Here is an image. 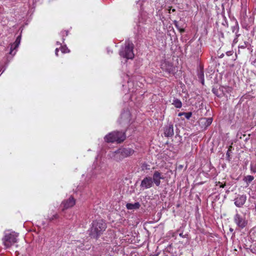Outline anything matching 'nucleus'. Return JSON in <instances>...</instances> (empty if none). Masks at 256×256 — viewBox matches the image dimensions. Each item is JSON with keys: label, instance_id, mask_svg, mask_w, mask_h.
Returning <instances> with one entry per match:
<instances>
[{"label": "nucleus", "instance_id": "nucleus-10", "mask_svg": "<svg viewBox=\"0 0 256 256\" xmlns=\"http://www.w3.org/2000/svg\"><path fill=\"white\" fill-rule=\"evenodd\" d=\"M246 200V195H241L238 196L234 199V204L238 207L242 206Z\"/></svg>", "mask_w": 256, "mask_h": 256}, {"label": "nucleus", "instance_id": "nucleus-14", "mask_svg": "<svg viewBox=\"0 0 256 256\" xmlns=\"http://www.w3.org/2000/svg\"><path fill=\"white\" fill-rule=\"evenodd\" d=\"M254 179V177L252 176H246L244 178V180L247 184L248 185Z\"/></svg>", "mask_w": 256, "mask_h": 256}, {"label": "nucleus", "instance_id": "nucleus-6", "mask_svg": "<svg viewBox=\"0 0 256 256\" xmlns=\"http://www.w3.org/2000/svg\"><path fill=\"white\" fill-rule=\"evenodd\" d=\"M234 222L240 228H244L248 224V221L244 216L236 214L234 216Z\"/></svg>", "mask_w": 256, "mask_h": 256}, {"label": "nucleus", "instance_id": "nucleus-1", "mask_svg": "<svg viewBox=\"0 0 256 256\" xmlns=\"http://www.w3.org/2000/svg\"><path fill=\"white\" fill-rule=\"evenodd\" d=\"M106 228V224L104 220H95L92 224L90 235L92 238L97 239Z\"/></svg>", "mask_w": 256, "mask_h": 256}, {"label": "nucleus", "instance_id": "nucleus-11", "mask_svg": "<svg viewBox=\"0 0 256 256\" xmlns=\"http://www.w3.org/2000/svg\"><path fill=\"white\" fill-rule=\"evenodd\" d=\"M174 128L172 125H170L165 128L164 134L166 137H170L174 135Z\"/></svg>", "mask_w": 256, "mask_h": 256}, {"label": "nucleus", "instance_id": "nucleus-7", "mask_svg": "<svg viewBox=\"0 0 256 256\" xmlns=\"http://www.w3.org/2000/svg\"><path fill=\"white\" fill-rule=\"evenodd\" d=\"M152 178L156 186H158L160 184V180H164L165 177L162 172L159 170H156L154 172Z\"/></svg>", "mask_w": 256, "mask_h": 256}, {"label": "nucleus", "instance_id": "nucleus-20", "mask_svg": "<svg viewBox=\"0 0 256 256\" xmlns=\"http://www.w3.org/2000/svg\"><path fill=\"white\" fill-rule=\"evenodd\" d=\"M185 116H186V118L187 119H189L192 116V113H190V112L186 113Z\"/></svg>", "mask_w": 256, "mask_h": 256}, {"label": "nucleus", "instance_id": "nucleus-26", "mask_svg": "<svg viewBox=\"0 0 256 256\" xmlns=\"http://www.w3.org/2000/svg\"><path fill=\"white\" fill-rule=\"evenodd\" d=\"M221 184V182H216V186H218Z\"/></svg>", "mask_w": 256, "mask_h": 256}, {"label": "nucleus", "instance_id": "nucleus-13", "mask_svg": "<svg viewBox=\"0 0 256 256\" xmlns=\"http://www.w3.org/2000/svg\"><path fill=\"white\" fill-rule=\"evenodd\" d=\"M172 104H174L176 108H180L182 106V102L180 100L177 98L174 99L173 100Z\"/></svg>", "mask_w": 256, "mask_h": 256}, {"label": "nucleus", "instance_id": "nucleus-28", "mask_svg": "<svg viewBox=\"0 0 256 256\" xmlns=\"http://www.w3.org/2000/svg\"><path fill=\"white\" fill-rule=\"evenodd\" d=\"M254 210H255L256 211V203L255 204Z\"/></svg>", "mask_w": 256, "mask_h": 256}, {"label": "nucleus", "instance_id": "nucleus-2", "mask_svg": "<svg viewBox=\"0 0 256 256\" xmlns=\"http://www.w3.org/2000/svg\"><path fill=\"white\" fill-rule=\"evenodd\" d=\"M125 138L126 136L124 132H114L106 136L104 140L108 142H121L125 140Z\"/></svg>", "mask_w": 256, "mask_h": 256}, {"label": "nucleus", "instance_id": "nucleus-21", "mask_svg": "<svg viewBox=\"0 0 256 256\" xmlns=\"http://www.w3.org/2000/svg\"><path fill=\"white\" fill-rule=\"evenodd\" d=\"M20 42V36H18L17 38V44H16L17 47L18 46V45Z\"/></svg>", "mask_w": 256, "mask_h": 256}, {"label": "nucleus", "instance_id": "nucleus-16", "mask_svg": "<svg viewBox=\"0 0 256 256\" xmlns=\"http://www.w3.org/2000/svg\"><path fill=\"white\" fill-rule=\"evenodd\" d=\"M16 48V44L14 43L11 46V50L10 52V54H12V55L15 54L16 52H14V50H15Z\"/></svg>", "mask_w": 256, "mask_h": 256}, {"label": "nucleus", "instance_id": "nucleus-25", "mask_svg": "<svg viewBox=\"0 0 256 256\" xmlns=\"http://www.w3.org/2000/svg\"><path fill=\"white\" fill-rule=\"evenodd\" d=\"M224 186H225V184H223L221 183V184L220 186V187L223 188H224Z\"/></svg>", "mask_w": 256, "mask_h": 256}, {"label": "nucleus", "instance_id": "nucleus-4", "mask_svg": "<svg viewBox=\"0 0 256 256\" xmlns=\"http://www.w3.org/2000/svg\"><path fill=\"white\" fill-rule=\"evenodd\" d=\"M2 242L6 248L12 246L16 242V233L14 232L8 230L5 231Z\"/></svg>", "mask_w": 256, "mask_h": 256}, {"label": "nucleus", "instance_id": "nucleus-29", "mask_svg": "<svg viewBox=\"0 0 256 256\" xmlns=\"http://www.w3.org/2000/svg\"><path fill=\"white\" fill-rule=\"evenodd\" d=\"M57 44H60L58 42H57Z\"/></svg>", "mask_w": 256, "mask_h": 256}, {"label": "nucleus", "instance_id": "nucleus-8", "mask_svg": "<svg viewBox=\"0 0 256 256\" xmlns=\"http://www.w3.org/2000/svg\"><path fill=\"white\" fill-rule=\"evenodd\" d=\"M75 200L72 197H70L68 200H64L61 204L62 210H64L72 207L75 204Z\"/></svg>", "mask_w": 256, "mask_h": 256}, {"label": "nucleus", "instance_id": "nucleus-22", "mask_svg": "<svg viewBox=\"0 0 256 256\" xmlns=\"http://www.w3.org/2000/svg\"><path fill=\"white\" fill-rule=\"evenodd\" d=\"M174 24L175 26H176L178 28H179V27H178V22H176V21H174Z\"/></svg>", "mask_w": 256, "mask_h": 256}, {"label": "nucleus", "instance_id": "nucleus-17", "mask_svg": "<svg viewBox=\"0 0 256 256\" xmlns=\"http://www.w3.org/2000/svg\"><path fill=\"white\" fill-rule=\"evenodd\" d=\"M250 168L252 172L256 173V163H252L250 165Z\"/></svg>", "mask_w": 256, "mask_h": 256}, {"label": "nucleus", "instance_id": "nucleus-9", "mask_svg": "<svg viewBox=\"0 0 256 256\" xmlns=\"http://www.w3.org/2000/svg\"><path fill=\"white\" fill-rule=\"evenodd\" d=\"M153 183L154 182L152 178L146 176L142 180L140 187L143 189H148L152 187Z\"/></svg>", "mask_w": 256, "mask_h": 256}, {"label": "nucleus", "instance_id": "nucleus-15", "mask_svg": "<svg viewBox=\"0 0 256 256\" xmlns=\"http://www.w3.org/2000/svg\"><path fill=\"white\" fill-rule=\"evenodd\" d=\"M202 122H206V126H210L212 122V118H204L202 119Z\"/></svg>", "mask_w": 256, "mask_h": 256}, {"label": "nucleus", "instance_id": "nucleus-5", "mask_svg": "<svg viewBox=\"0 0 256 256\" xmlns=\"http://www.w3.org/2000/svg\"><path fill=\"white\" fill-rule=\"evenodd\" d=\"M134 152V150L130 148L119 149L114 152V157L120 160L132 155Z\"/></svg>", "mask_w": 256, "mask_h": 256}, {"label": "nucleus", "instance_id": "nucleus-27", "mask_svg": "<svg viewBox=\"0 0 256 256\" xmlns=\"http://www.w3.org/2000/svg\"><path fill=\"white\" fill-rule=\"evenodd\" d=\"M170 10H172V12H175V10L174 9H172V10L170 9V12H169L170 13Z\"/></svg>", "mask_w": 256, "mask_h": 256}, {"label": "nucleus", "instance_id": "nucleus-24", "mask_svg": "<svg viewBox=\"0 0 256 256\" xmlns=\"http://www.w3.org/2000/svg\"><path fill=\"white\" fill-rule=\"evenodd\" d=\"M178 29V30H180V32H183L184 31V28H179Z\"/></svg>", "mask_w": 256, "mask_h": 256}, {"label": "nucleus", "instance_id": "nucleus-12", "mask_svg": "<svg viewBox=\"0 0 256 256\" xmlns=\"http://www.w3.org/2000/svg\"><path fill=\"white\" fill-rule=\"evenodd\" d=\"M126 207L130 210H136L140 207V204L139 202H135L134 204L128 203L126 204Z\"/></svg>", "mask_w": 256, "mask_h": 256}, {"label": "nucleus", "instance_id": "nucleus-3", "mask_svg": "<svg viewBox=\"0 0 256 256\" xmlns=\"http://www.w3.org/2000/svg\"><path fill=\"white\" fill-rule=\"evenodd\" d=\"M134 47V46L132 42H126L124 47L122 48L120 52V56L127 59H132L134 56L133 52Z\"/></svg>", "mask_w": 256, "mask_h": 256}, {"label": "nucleus", "instance_id": "nucleus-23", "mask_svg": "<svg viewBox=\"0 0 256 256\" xmlns=\"http://www.w3.org/2000/svg\"><path fill=\"white\" fill-rule=\"evenodd\" d=\"M58 48H56V50H55V54H56V56H58Z\"/></svg>", "mask_w": 256, "mask_h": 256}, {"label": "nucleus", "instance_id": "nucleus-19", "mask_svg": "<svg viewBox=\"0 0 256 256\" xmlns=\"http://www.w3.org/2000/svg\"><path fill=\"white\" fill-rule=\"evenodd\" d=\"M58 218V214H54L51 218H50V221L54 219H56Z\"/></svg>", "mask_w": 256, "mask_h": 256}, {"label": "nucleus", "instance_id": "nucleus-18", "mask_svg": "<svg viewBox=\"0 0 256 256\" xmlns=\"http://www.w3.org/2000/svg\"><path fill=\"white\" fill-rule=\"evenodd\" d=\"M61 51L62 53H66L69 52V50L67 48L62 46L61 48Z\"/></svg>", "mask_w": 256, "mask_h": 256}]
</instances>
